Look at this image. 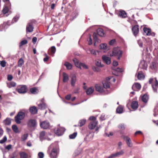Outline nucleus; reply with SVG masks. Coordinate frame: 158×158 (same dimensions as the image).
<instances>
[{
	"mask_svg": "<svg viewBox=\"0 0 158 158\" xmlns=\"http://www.w3.org/2000/svg\"><path fill=\"white\" fill-rule=\"evenodd\" d=\"M52 149L50 154L51 158H56L59 150V147L58 144L56 143L52 144L48 148V150Z\"/></svg>",
	"mask_w": 158,
	"mask_h": 158,
	"instance_id": "nucleus-1",
	"label": "nucleus"
},
{
	"mask_svg": "<svg viewBox=\"0 0 158 158\" xmlns=\"http://www.w3.org/2000/svg\"><path fill=\"white\" fill-rule=\"evenodd\" d=\"M123 53L122 51L116 48H114L110 53V56H117V59L119 60L122 57Z\"/></svg>",
	"mask_w": 158,
	"mask_h": 158,
	"instance_id": "nucleus-2",
	"label": "nucleus"
},
{
	"mask_svg": "<svg viewBox=\"0 0 158 158\" xmlns=\"http://www.w3.org/2000/svg\"><path fill=\"white\" fill-rule=\"evenodd\" d=\"M25 117V114L22 111H19L15 117V122L17 124L21 123V120L24 118Z\"/></svg>",
	"mask_w": 158,
	"mask_h": 158,
	"instance_id": "nucleus-3",
	"label": "nucleus"
},
{
	"mask_svg": "<svg viewBox=\"0 0 158 158\" xmlns=\"http://www.w3.org/2000/svg\"><path fill=\"white\" fill-rule=\"evenodd\" d=\"M65 131V129L64 127H59L58 128L54 129L55 133L58 136H60L62 135Z\"/></svg>",
	"mask_w": 158,
	"mask_h": 158,
	"instance_id": "nucleus-4",
	"label": "nucleus"
},
{
	"mask_svg": "<svg viewBox=\"0 0 158 158\" xmlns=\"http://www.w3.org/2000/svg\"><path fill=\"white\" fill-rule=\"evenodd\" d=\"M123 138L125 140L126 143L128 146L130 147H132L133 144L131 143V140L130 138L127 136H123Z\"/></svg>",
	"mask_w": 158,
	"mask_h": 158,
	"instance_id": "nucleus-5",
	"label": "nucleus"
},
{
	"mask_svg": "<svg viewBox=\"0 0 158 158\" xmlns=\"http://www.w3.org/2000/svg\"><path fill=\"white\" fill-rule=\"evenodd\" d=\"M27 125L29 128L35 127L36 125L35 120L33 119H29L27 123Z\"/></svg>",
	"mask_w": 158,
	"mask_h": 158,
	"instance_id": "nucleus-6",
	"label": "nucleus"
},
{
	"mask_svg": "<svg viewBox=\"0 0 158 158\" xmlns=\"http://www.w3.org/2000/svg\"><path fill=\"white\" fill-rule=\"evenodd\" d=\"M27 88L26 85H23L19 88L17 89L18 92L20 94H25L27 92Z\"/></svg>",
	"mask_w": 158,
	"mask_h": 158,
	"instance_id": "nucleus-7",
	"label": "nucleus"
},
{
	"mask_svg": "<svg viewBox=\"0 0 158 158\" xmlns=\"http://www.w3.org/2000/svg\"><path fill=\"white\" fill-rule=\"evenodd\" d=\"M11 6V3L10 2H9L6 5L4 6L2 10V12L4 14H5L8 12L9 9V7L10 8Z\"/></svg>",
	"mask_w": 158,
	"mask_h": 158,
	"instance_id": "nucleus-8",
	"label": "nucleus"
},
{
	"mask_svg": "<svg viewBox=\"0 0 158 158\" xmlns=\"http://www.w3.org/2000/svg\"><path fill=\"white\" fill-rule=\"evenodd\" d=\"M139 66L141 69L147 70L148 67L147 62L144 60H141Z\"/></svg>",
	"mask_w": 158,
	"mask_h": 158,
	"instance_id": "nucleus-9",
	"label": "nucleus"
},
{
	"mask_svg": "<svg viewBox=\"0 0 158 158\" xmlns=\"http://www.w3.org/2000/svg\"><path fill=\"white\" fill-rule=\"evenodd\" d=\"M50 126V123L48 121H44L40 123V126L44 129L48 128Z\"/></svg>",
	"mask_w": 158,
	"mask_h": 158,
	"instance_id": "nucleus-10",
	"label": "nucleus"
},
{
	"mask_svg": "<svg viewBox=\"0 0 158 158\" xmlns=\"http://www.w3.org/2000/svg\"><path fill=\"white\" fill-rule=\"evenodd\" d=\"M103 60L107 64H109L111 63L110 58L106 56L103 55L102 57Z\"/></svg>",
	"mask_w": 158,
	"mask_h": 158,
	"instance_id": "nucleus-11",
	"label": "nucleus"
},
{
	"mask_svg": "<svg viewBox=\"0 0 158 158\" xmlns=\"http://www.w3.org/2000/svg\"><path fill=\"white\" fill-rule=\"evenodd\" d=\"M141 87V85L138 83H135L132 86V89L135 91H138Z\"/></svg>",
	"mask_w": 158,
	"mask_h": 158,
	"instance_id": "nucleus-12",
	"label": "nucleus"
},
{
	"mask_svg": "<svg viewBox=\"0 0 158 158\" xmlns=\"http://www.w3.org/2000/svg\"><path fill=\"white\" fill-rule=\"evenodd\" d=\"M34 27L32 26V23H29L26 26V31L27 32H31L33 31Z\"/></svg>",
	"mask_w": 158,
	"mask_h": 158,
	"instance_id": "nucleus-13",
	"label": "nucleus"
},
{
	"mask_svg": "<svg viewBox=\"0 0 158 158\" xmlns=\"http://www.w3.org/2000/svg\"><path fill=\"white\" fill-rule=\"evenodd\" d=\"M98 123V121L96 120L91 121L89 125V127L90 129H93L96 127Z\"/></svg>",
	"mask_w": 158,
	"mask_h": 158,
	"instance_id": "nucleus-14",
	"label": "nucleus"
},
{
	"mask_svg": "<svg viewBox=\"0 0 158 158\" xmlns=\"http://www.w3.org/2000/svg\"><path fill=\"white\" fill-rule=\"evenodd\" d=\"M71 78V83L72 86L74 87L75 86V83L77 81V77L76 75L74 74H73L70 76Z\"/></svg>",
	"mask_w": 158,
	"mask_h": 158,
	"instance_id": "nucleus-15",
	"label": "nucleus"
},
{
	"mask_svg": "<svg viewBox=\"0 0 158 158\" xmlns=\"http://www.w3.org/2000/svg\"><path fill=\"white\" fill-rule=\"evenodd\" d=\"M56 51V48L55 46H52L51 48L49 49L48 51V54L49 55H51L53 56H54V54L55 53Z\"/></svg>",
	"mask_w": 158,
	"mask_h": 158,
	"instance_id": "nucleus-16",
	"label": "nucleus"
},
{
	"mask_svg": "<svg viewBox=\"0 0 158 158\" xmlns=\"http://www.w3.org/2000/svg\"><path fill=\"white\" fill-rule=\"evenodd\" d=\"M132 31L134 35L136 36L139 31V26L137 25H135L132 28Z\"/></svg>",
	"mask_w": 158,
	"mask_h": 158,
	"instance_id": "nucleus-17",
	"label": "nucleus"
},
{
	"mask_svg": "<svg viewBox=\"0 0 158 158\" xmlns=\"http://www.w3.org/2000/svg\"><path fill=\"white\" fill-rule=\"evenodd\" d=\"M143 31L147 35H152L153 36L155 35V34L154 33H151V30L150 29L144 27L143 28Z\"/></svg>",
	"mask_w": 158,
	"mask_h": 158,
	"instance_id": "nucleus-18",
	"label": "nucleus"
},
{
	"mask_svg": "<svg viewBox=\"0 0 158 158\" xmlns=\"http://www.w3.org/2000/svg\"><path fill=\"white\" fill-rule=\"evenodd\" d=\"M158 64L155 62H152L150 65V68L152 70H156L157 69Z\"/></svg>",
	"mask_w": 158,
	"mask_h": 158,
	"instance_id": "nucleus-19",
	"label": "nucleus"
},
{
	"mask_svg": "<svg viewBox=\"0 0 158 158\" xmlns=\"http://www.w3.org/2000/svg\"><path fill=\"white\" fill-rule=\"evenodd\" d=\"M73 61L76 67L80 69H81V63L79 62V60L77 59L74 58L73 59Z\"/></svg>",
	"mask_w": 158,
	"mask_h": 158,
	"instance_id": "nucleus-20",
	"label": "nucleus"
},
{
	"mask_svg": "<svg viewBox=\"0 0 158 158\" xmlns=\"http://www.w3.org/2000/svg\"><path fill=\"white\" fill-rule=\"evenodd\" d=\"M137 77L139 80H143L144 79L145 76L142 71H139L138 72Z\"/></svg>",
	"mask_w": 158,
	"mask_h": 158,
	"instance_id": "nucleus-21",
	"label": "nucleus"
},
{
	"mask_svg": "<svg viewBox=\"0 0 158 158\" xmlns=\"http://www.w3.org/2000/svg\"><path fill=\"white\" fill-rule=\"evenodd\" d=\"M96 90L100 93H101L103 94H104V90L103 88L98 85H95Z\"/></svg>",
	"mask_w": 158,
	"mask_h": 158,
	"instance_id": "nucleus-22",
	"label": "nucleus"
},
{
	"mask_svg": "<svg viewBox=\"0 0 158 158\" xmlns=\"http://www.w3.org/2000/svg\"><path fill=\"white\" fill-rule=\"evenodd\" d=\"M29 111L32 114H34L37 113L38 110L35 106H33L29 108Z\"/></svg>",
	"mask_w": 158,
	"mask_h": 158,
	"instance_id": "nucleus-23",
	"label": "nucleus"
},
{
	"mask_svg": "<svg viewBox=\"0 0 158 158\" xmlns=\"http://www.w3.org/2000/svg\"><path fill=\"white\" fill-rule=\"evenodd\" d=\"M155 82L154 85H152V88L154 91L155 92H157V88L158 87V81L156 78H155Z\"/></svg>",
	"mask_w": 158,
	"mask_h": 158,
	"instance_id": "nucleus-24",
	"label": "nucleus"
},
{
	"mask_svg": "<svg viewBox=\"0 0 158 158\" xmlns=\"http://www.w3.org/2000/svg\"><path fill=\"white\" fill-rule=\"evenodd\" d=\"M138 106V102L137 101H133L131 104V108L134 109L135 110L137 109Z\"/></svg>",
	"mask_w": 158,
	"mask_h": 158,
	"instance_id": "nucleus-25",
	"label": "nucleus"
},
{
	"mask_svg": "<svg viewBox=\"0 0 158 158\" xmlns=\"http://www.w3.org/2000/svg\"><path fill=\"white\" fill-rule=\"evenodd\" d=\"M97 32L98 35L100 36L103 37L105 35L103 30L102 28H98L97 30Z\"/></svg>",
	"mask_w": 158,
	"mask_h": 158,
	"instance_id": "nucleus-26",
	"label": "nucleus"
},
{
	"mask_svg": "<svg viewBox=\"0 0 158 158\" xmlns=\"http://www.w3.org/2000/svg\"><path fill=\"white\" fill-rule=\"evenodd\" d=\"M93 37L94 41V44L95 45V43L96 42L99 43L100 42V41L98 39L97 33L94 32L93 33Z\"/></svg>",
	"mask_w": 158,
	"mask_h": 158,
	"instance_id": "nucleus-27",
	"label": "nucleus"
},
{
	"mask_svg": "<svg viewBox=\"0 0 158 158\" xmlns=\"http://www.w3.org/2000/svg\"><path fill=\"white\" fill-rule=\"evenodd\" d=\"M63 81L64 82H66L69 80V76L68 75L65 73H63Z\"/></svg>",
	"mask_w": 158,
	"mask_h": 158,
	"instance_id": "nucleus-28",
	"label": "nucleus"
},
{
	"mask_svg": "<svg viewBox=\"0 0 158 158\" xmlns=\"http://www.w3.org/2000/svg\"><path fill=\"white\" fill-rule=\"evenodd\" d=\"M119 15L123 18H125L127 16V14L125 11L120 10L119 12Z\"/></svg>",
	"mask_w": 158,
	"mask_h": 158,
	"instance_id": "nucleus-29",
	"label": "nucleus"
},
{
	"mask_svg": "<svg viewBox=\"0 0 158 158\" xmlns=\"http://www.w3.org/2000/svg\"><path fill=\"white\" fill-rule=\"evenodd\" d=\"M38 106L39 109L40 110L44 109L47 107V105L45 103L39 104Z\"/></svg>",
	"mask_w": 158,
	"mask_h": 158,
	"instance_id": "nucleus-30",
	"label": "nucleus"
},
{
	"mask_svg": "<svg viewBox=\"0 0 158 158\" xmlns=\"http://www.w3.org/2000/svg\"><path fill=\"white\" fill-rule=\"evenodd\" d=\"M102 84L104 88L107 89L110 87V83L109 81H103Z\"/></svg>",
	"mask_w": 158,
	"mask_h": 158,
	"instance_id": "nucleus-31",
	"label": "nucleus"
},
{
	"mask_svg": "<svg viewBox=\"0 0 158 158\" xmlns=\"http://www.w3.org/2000/svg\"><path fill=\"white\" fill-rule=\"evenodd\" d=\"M94 90V88L91 87L89 88L86 91V93L87 95H89L92 94Z\"/></svg>",
	"mask_w": 158,
	"mask_h": 158,
	"instance_id": "nucleus-32",
	"label": "nucleus"
},
{
	"mask_svg": "<svg viewBox=\"0 0 158 158\" xmlns=\"http://www.w3.org/2000/svg\"><path fill=\"white\" fill-rule=\"evenodd\" d=\"M64 65L68 70H70L72 69V65L70 63L68 62H65Z\"/></svg>",
	"mask_w": 158,
	"mask_h": 158,
	"instance_id": "nucleus-33",
	"label": "nucleus"
},
{
	"mask_svg": "<svg viewBox=\"0 0 158 158\" xmlns=\"http://www.w3.org/2000/svg\"><path fill=\"white\" fill-rule=\"evenodd\" d=\"M11 120L10 118H7L3 121V123L5 125H9L11 123Z\"/></svg>",
	"mask_w": 158,
	"mask_h": 158,
	"instance_id": "nucleus-34",
	"label": "nucleus"
},
{
	"mask_svg": "<svg viewBox=\"0 0 158 158\" xmlns=\"http://www.w3.org/2000/svg\"><path fill=\"white\" fill-rule=\"evenodd\" d=\"M148 96L146 94H144L142 97V101L144 103L147 102H148Z\"/></svg>",
	"mask_w": 158,
	"mask_h": 158,
	"instance_id": "nucleus-35",
	"label": "nucleus"
},
{
	"mask_svg": "<svg viewBox=\"0 0 158 158\" xmlns=\"http://www.w3.org/2000/svg\"><path fill=\"white\" fill-rule=\"evenodd\" d=\"M19 155L21 158H28V155L25 152H22L19 153Z\"/></svg>",
	"mask_w": 158,
	"mask_h": 158,
	"instance_id": "nucleus-36",
	"label": "nucleus"
},
{
	"mask_svg": "<svg viewBox=\"0 0 158 158\" xmlns=\"http://www.w3.org/2000/svg\"><path fill=\"white\" fill-rule=\"evenodd\" d=\"M30 91L32 94H35L38 93V89L36 87H33L31 88Z\"/></svg>",
	"mask_w": 158,
	"mask_h": 158,
	"instance_id": "nucleus-37",
	"label": "nucleus"
},
{
	"mask_svg": "<svg viewBox=\"0 0 158 158\" xmlns=\"http://www.w3.org/2000/svg\"><path fill=\"white\" fill-rule=\"evenodd\" d=\"M123 107L122 106H119L116 109V112L118 114H121L123 113Z\"/></svg>",
	"mask_w": 158,
	"mask_h": 158,
	"instance_id": "nucleus-38",
	"label": "nucleus"
},
{
	"mask_svg": "<svg viewBox=\"0 0 158 158\" xmlns=\"http://www.w3.org/2000/svg\"><path fill=\"white\" fill-rule=\"evenodd\" d=\"M23 64V60L22 58H21L18 61V66L19 67H21Z\"/></svg>",
	"mask_w": 158,
	"mask_h": 158,
	"instance_id": "nucleus-39",
	"label": "nucleus"
},
{
	"mask_svg": "<svg viewBox=\"0 0 158 158\" xmlns=\"http://www.w3.org/2000/svg\"><path fill=\"white\" fill-rule=\"evenodd\" d=\"M45 135V134L44 131H42L40 132V137L41 140H43L46 139Z\"/></svg>",
	"mask_w": 158,
	"mask_h": 158,
	"instance_id": "nucleus-40",
	"label": "nucleus"
},
{
	"mask_svg": "<svg viewBox=\"0 0 158 158\" xmlns=\"http://www.w3.org/2000/svg\"><path fill=\"white\" fill-rule=\"evenodd\" d=\"M86 121L85 119H82L79 120V126L80 127H82L84 125Z\"/></svg>",
	"mask_w": 158,
	"mask_h": 158,
	"instance_id": "nucleus-41",
	"label": "nucleus"
},
{
	"mask_svg": "<svg viewBox=\"0 0 158 158\" xmlns=\"http://www.w3.org/2000/svg\"><path fill=\"white\" fill-rule=\"evenodd\" d=\"M89 136V135H87L84 139V140L87 142L90 141L94 137V134H92L91 135H90V138L89 139H88Z\"/></svg>",
	"mask_w": 158,
	"mask_h": 158,
	"instance_id": "nucleus-42",
	"label": "nucleus"
},
{
	"mask_svg": "<svg viewBox=\"0 0 158 158\" xmlns=\"http://www.w3.org/2000/svg\"><path fill=\"white\" fill-rule=\"evenodd\" d=\"M78 15V13L76 12H74L71 15V19L73 20Z\"/></svg>",
	"mask_w": 158,
	"mask_h": 158,
	"instance_id": "nucleus-43",
	"label": "nucleus"
},
{
	"mask_svg": "<svg viewBox=\"0 0 158 158\" xmlns=\"http://www.w3.org/2000/svg\"><path fill=\"white\" fill-rule=\"evenodd\" d=\"M12 128L13 131L15 133H17L19 132V129L17 126L15 125L12 126Z\"/></svg>",
	"mask_w": 158,
	"mask_h": 158,
	"instance_id": "nucleus-44",
	"label": "nucleus"
},
{
	"mask_svg": "<svg viewBox=\"0 0 158 158\" xmlns=\"http://www.w3.org/2000/svg\"><path fill=\"white\" fill-rule=\"evenodd\" d=\"M107 44H106L104 43L101 44L99 46V48L101 49H106Z\"/></svg>",
	"mask_w": 158,
	"mask_h": 158,
	"instance_id": "nucleus-45",
	"label": "nucleus"
},
{
	"mask_svg": "<svg viewBox=\"0 0 158 158\" xmlns=\"http://www.w3.org/2000/svg\"><path fill=\"white\" fill-rule=\"evenodd\" d=\"M96 65L97 66L99 67H102L103 66V64L101 63V60H97L96 61L95 63Z\"/></svg>",
	"mask_w": 158,
	"mask_h": 158,
	"instance_id": "nucleus-46",
	"label": "nucleus"
},
{
	"mask_svg": "<svg viewBox=\"0 0 158 158\" xmlns=\"http://www.w3.org/2000/svg\"><path fill=\"white\" fill-rule=\"evenodd\" d=\"M117 157L118 156L122 155L124 153V152L123 150H121L119 152L115 153Z\"/></svg>",
	"mask_w": 158,
	"mask_h": 158,
	"instance_id": "nucleus-47",
	"label": "nucleus"
},
{
	"mask_svg": "<svg viewBox=\"0 0 158 158\" xmlns=\"http://www.w3.org/2000/svg\"><path fill=\"white\" fill-rule=\"evenodd\" d=\"M16 84L14 82H11L10 84H7V86L9 88H10L12 87H14L16 85Z\"/></svg>",
	"mask_w": 158,
	"mask_h": 158,
	"instance_id": "nucleus-48",
	"label": "nucleus"
},
{
	"mask_svg": "<svg viewBox=\"0 0 158 158\" xmlns=\"http://www.w3.org/2000/svg\"><path fill=\"white\" fill-rule=\"evenodd\" d=\"M118 127L119 129H120L124 130L125 128V125L124 123L120 124L118 126Z\"/></svg>",
	"mask_w": 158,
	"mask_h": 158,
	"instance_id": "nucleus-49",
	"label": "nucleus"
},
{
	"mask_svg": "<svg viewBox=\"0 0 158 158\" xmlns=\"http://www.w3.org/2000/svg\"><path fill=\"white\" fill-rule=\"evenodd\" d=\"M77 132H74L73 134L70 135H69V138L70 139H74L77 136Z\"/></svg>",
	"mask_w": 158,
	"mask_h": 158,
	"instance_id": "nucleus-50",
	"label": "nucleus"
},
{
	"mask_svg": "<svg viewBox=\"0 0 158 158\" xmlns=\"http://www.w3.org/2000/svg\"><path fill=\"white\" fill-rule=\"evenodd\" d=\"M27 137H28L27 134H24L21 136V140L22 141H24L27 139Z\"/></svg>",
	"mask_w": 158,
	"mask_h": 158,
	"instance_id": "nucleus-51",
	"label": "nucleus"
},
{
	"mask_svg": "<svg viewBox=\"0 0 158 158\" xmlns=\"http://www.w3.org/2000/svg\"><path fill=\"white\" fill-rule=\"evenodd\" d=\"M27 43V40H25L21 41L19 43V47H21L23 45Z\"/></svg>",
	"mask_w": 158,
	"mask_h": 158,
	"instance_id": "nucleus-52",
	"label": "nucleus"
},
{
	"mask_svg": "<svg viewBox=\"0 0 158 158\" xmlns=\"http://www.w3.org/2000/svg\"><path fill=\"white\" fill-rule=\"evenodd\" d=\"M19 18V15H16L15 17L13 19L12 22V23H14L15 22H16Z\"/></svg>",
	"mask_w": 158,
	"mask_h": 158,
	"instance_id": "nucleus-53",
	"label": "nucleus"
},
{
	"mask_svg": "<svg viewBox=\"0 0 158 158\" xmlns=\"http://www.w3.org/2000/svg\"><path fill=\"white\" fill-rule=\"evenodd\" d=\"M89 51L91 54L94 56H96L97 55L96 52L95 50L93 49H89Z\"/></svg>",
	"mask_w": 158,
	"mask_h": 158,
	"instance_id": "nucleus-54",
	"label": "nucleus"
},
{
	"mask_svg": "<svg viewBox=\"0 0 158 158\" xmlns=\"http://www.w3.org/2000/svg\"><path fill=\"white\" fill-rule=\"evenodd\" d=\"M7 137L6 136H5L2 139L0 140V143H3L7 140Z\"/></svg>",
	"mask_w": 158,
	"mask_h": 158,
	"instance_id": "nucleus-55",
	"label": "nucleus"
},
{
	"mask_svg": "<svg viewBox=\"0 0 158 158\" xmlns=\"http://www.w3.org/2000/svg\"><path fill=\"white\" fill-rule=\"evenodd\" d=\"M81 67H82L84 69H88V66L85 64L84 63H81Z\"/></svg>",
	"mask_w": 158,
	"mask_h": 158,
	"instance_id": "nucleus-56",
	"label": "nucleus"
},
{
	"mask_svg": "<svg viewBox=\"0 0 158 158\" xmlns=\"http://www.w3.org/2000/svg\"><path fill=\"white\" fill-rule=\"evenodd\" d=\"M38 156L39 158H43L44 156V154L43 152H40L38 153Z\"/></svg>",
	"mask_w": 158,
	"mask_h": 158,
	"instance_id": "nucleus-57",
	"label": "nucleus"
},
{
	"mask_svg": "<svg viewBox=\"0 0 158 158\" xmlns=\"http://www.w3.org/2000/svg\"><path fill=\"white\" fill-rule=\"evenodd\" d=\"M0 64L2 67H4L6 66V62L4 60H2L1 61Z\"/></svg>",
	"mask_w": 158,
	"mask_h": 158,
	"instance_id": "nucleus-58",
	"label": "nucleus"
},
{
	"mask_svg": "<svg viewBox=\"0 0 158 158\" xmlns=\"http://www.w3.org/2000/svg\"><path fill=\"white\" fill-rule=\"evenodd\" d=\"M44 56H45L44 59V62L47 61L49 58V57L46 54H44Z\"/></svg>",
	"mask_w": 158,
	"mask_h": 158,
	"instance_id": "nucleus-59",
	"label": "nucleus"
},
{
	"mask_svg": "<svg viewBox=\"0 0 158 158\" xmlns=\"http://www.w3.org/2000/svg\"><path fill=\"white\" fill-rule=\"evenodd\" d=\"M115 39H112L110 40L109 42V44L110 45H113L114 44L115 42Z\"/></svg>",
	"mask_w": 158,
	"mask_h": 158,
	"instance_id": "nucleus-60",
	"label": "nucleus"
},
{
	"mask_svg": "<svg viewBox=\"0 0 158 158\" xmlns=\"http://www.w3.org/2000/svg\"><path fill=\"white\" fill-rule=\"evenodd\" d=\"M117 157L115 153H113L111 154L110 156H108L107 158H114Z\"/></svg>",
	"mask_w": 158,
	"mask_h": 158,
	"instance_id": "nucleus-61",
	"label": "nucleus"
},
{
	"mask_svg": "<svg viewBox=\"0 0 158 158\" xmlns=\"http://www.w3.org/2000/svg\"><path fill=\"white\" fill-rule=\"evenodd\" d=\"M88 41L89 45H91L92 44V40L90 35L89 36V40H88Z\"/></svg>",
	"mask_w": 158,
	"mask_h": 158,
	"instance_id": "nucleus-62",
	"label": "nucleus"
},
{
	"mask_svg": "<svg viewBox=\"0 0 158 158\" xmlns=\"http://www.w3.org/2000/svg\"><path fill=\"white\" fill-rule=\"evenodd\" d=\"M13 76L11 75H8L7 76V80L9 81H11L13 79Z\"/></svg>",
	"mask_w": 158,
	"mask_h": 158,
	"instance_id": "nucleus-63",
	"label": "nucleus"
},
{
	"mask_svg": "<svg viewBox=\"0 0 158 158\" xmlns=\"http://www.w3.org/2000/svg\"><path fill=\"white\" fill-rule=\"evenodd\" d=\"M71 95L70 94H69L65 97V98L67 100H69L71 98Z\"/></svg>",
	"mask_w": 158,
	"mask_h": 158,
	"instance_id": "nucleus-64",
	"label": "nucleus"
}]
</instances>
